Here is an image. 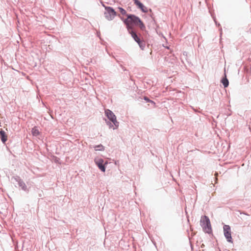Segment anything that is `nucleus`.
I'll use <instances>...</instances> for the list:
<instances>
[{
    "label": "nucleus",
    "mask_w": 251,
    "mask_h": 251,
    "mask_svg": "<svg viewBox=\"0 0 251 251\" xmlns=\"http://www.w3.org/2000/svg\"><path fill=\"white\" fill-rule=\"evenodd\" d=\"M200 222L203 231L206 233H210L212 230L210 222L208 217L206 216H202Z\"/></svg>",
    "instance_id": "2"
},
{
    "label": "nucleus",
    "mask_w": 251,
    "mask_h": 251,
    "mask_svg": "<svg viewBox=\"0 0 251 251\" xmlns=\"http://www.w3.org/2000/svg\"><path fill=\"white\" fill-rule=\"evenodd\" d=\"M15 179L18 182V183H19V185L20 187H21L22 188V189L23 190H27V187H26V184H25V183L24 182L23 180H22L19 176H16L15 177Z\"/></svg>",
    "instance_id": "8"
},
{
    "label": "nucleus",
    "mask_w": 251,
    "mask_h": 251,
    "mask_svg": "<svg viewBox=\"0 0 251 251\" xmlns=\"http://www.w3.org/2000/svg\"><path fill=\"white\" fill-rule=\"evenodd\" d=\"M139 46H140V47L141 48V49L142 50H144L145 47V43L144 41H140L138 43Z\"/></svg>",
    "instance_id": "14"
},
{
    "label": "nucleus",
    "mask_w": 251,
    "mask_h": 251,
    "mask_svg": "<svg viewBox=\"0 0 251 251\" xmlns=\"http://www.w3.org/2000/svg\"><path fill=\"white\" fill-rule=\"evenodd\" d=\"M127 16V17L126 19H124L122 17H121V19L126 25L128 31L131 30L133 25H138L141 29H145V26L139 18L131 14Z\"/></svg>",
    "instance_id": "1"
},
{
    "label": "nucleus",
    "mask_w": 251,
    "mask_h": 251,
    "mask_svg": "<svg viewBox=\"0 0 251 251\" xmlns=\"http://www.w3.org/2000/svg\"><path fill=\"white\" fill-rule=\"evenodd\" d=\"M134 4L144 13L148 12L147 8L138 0H133Z\"/></svg>",
    "instance_id": "7"
},
{
    "label": "nucleus",
    "mask_w": 251,
    "mask_h": 251,
    "mask_svg": "<svg viewBox=\"0 0 251 251\" xmlns=\"http://www.w3.org/2000/svg\"><path fill=\"white\" fill-rule=\"evenodd\" d=\"M105 114L107 118L113 123L115 128H117L119 126V122L117 121L115 114L109 109L105 110Z\"/></svg>",
    "instance_id": "4"
},
{
    "label": "nucleus",
    "mask_w": 251,
    "mask_h": 251,
    "mask_svg": "<svg viewBox=\"0 0 251 251\" xmlns=\"http://www.w3.org/2000/svg\"><path fill=\"white\" fill-rule=\"evenodd\" d=\"M222 82L225 87H226L228 85V81L226 78L223 79Z\"/></svg>",
    "instance_id": "13"
},
{
    "label": "nucleus",
    "mask_w": 251,
    "mask_h": 251,
    "mask_svg": "<svg viewBox=\"0 0 251 251\" xmlns=\"http://www.w3.org/2000/svg\"><path fill=\"white\" fill-rule=\"evenodd\" d=\"M95 149L96 151H104V148L101 145H98L95 147Z\"/></svg>",
    "instance_id": "12"
},
{
    "label": "nucleus",
    "mask_w": 251,
    "mask_h": 251,
    "mask_svg": "<svg viewBox=\"0 0 251 251\" xmlns=\"http://www.w3.org/2000/svg\"><path fill=\"white\" fill-rule=\"evenodd\" d=\"M224 234L227 242L232 243L231 228L228 225H225L223 227Z\"/></svg>",
    "instance_id": "5"
},
{
    "label": "nucleus",
    "mask_w": 251,
    "mask_h": 251,
    "mask_svg": "<svg viewBox=\"0 0 251 251\" xmlns=\"http://www.w3.org/2000/svg\"><path fill=\"white\" fill-rule=\"evenodd\" d=\"M129 33L131 34L132 37L134 39V40L138 43L140 39L139 37L137 36L136 33L133 31L132 30L128 31Z\"/></svg>",
    "instance_id": "10"
},
{
    "label": "nucleus",
    "mask_w": 251,
    "mask_h": 251,
    "mask_svg": "<svg viewBox=\"0 0 251 251\" xmlns=\"http://www.w3.org/2000/svg\"><path fill=\"white\" fill-rule=\"evenodd\" d=\"M0 137L3 143H5L7 140V135H6L4 131L2 129H1L0 131Z\"/></svg>",
    "instance_id": "9"
},
{
    "label": "nucleus",
    "mask_w": 251,
    "mask_h": 251,
    "mask_svg": "<svg viewBox=\"0 0 251 251\" xmlns=\"http://www.w3.org/2000/svg\"><path fill=\"white\" fill-rule=\"evenodd\" d=\"M40 132L36 127H34L32 129V134L34 136H37L39 134Z\"/></svg>",
    "instance_id": "11"
},
{
    "label": "nucleus",
    "mask_w": 251,
    "mask_h": 251,
    "mask_svg": "<svg viewBox=\"0 0 251 251\" xmlns=\"http://www.w3.org/2000/svg\"><path fill=\"white\" fill-rule=\"evenodd\" d=\"M95 162L99 168L102 172L105 171V168L103 164V160L101 158H96L95 160Z\"/></svg>",
    "instance_id": "6"
},
{
    "label": "nucleus",
    "mask_w": 251,
    "mask_h": 251,
    "mask_svg": "<svg viewBox=\"0 0 251 251\" xmlns=\"http://www.w3.org/2000/svg\"><path fill=\"white\" fill-rule=\"evenodd\" d=\"M144 100H145L146 101H147V102H151V103H154V102L153 101H152V100H150L148 98H147V97H144Z\"/></svg>",
    "instance_id": "16"
},
{
    "label": "nucleus",
    "mask_w": 251,
    "mask_h": 251,
    "mask_svg": "<svg viewBox=\"0 0 251 251\" xmlns=\"http://www.w3.org/2000/svg\"><path fill=\"white\" fill-rule=\"evenodd\" d=\"M118 9L120 12V13L123 15H126V11L122 7H118Z\"/></svg>",
    "instance_id": "15"
},
{
    "label": "nucleus",
    "mask_w": 251,
    "mask_h": 251,
    "mask_svg": "<svg viewBox=\"0 0 251 251\" xmlns=\"http://www.w3.org/2000/svg\"><path fill=\"white\" fill-rule=\"evenodd\" d=\"M105 12H104V16L105 18L109 21L112 20L116 16V12L113 8L109 6H105Z\"/></svg>",
    "instance_id": "3"
}]
</instances>
